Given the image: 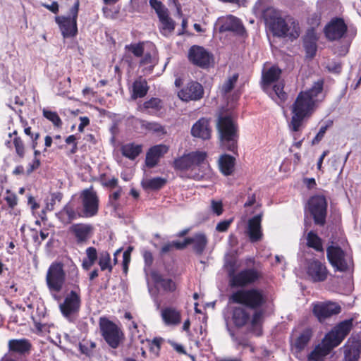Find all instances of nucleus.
<instances>
[{"label":"nucleus","mask_w":361,"mask_h":361,"mask_svg":"<svg viewBox=\"0 0 361 361\" xmlns=\"http://www.w3.org/2000/svg\"><path fill=\"white\" fill-rule=\"evenodd\" d=\"M24 133L25 135L29 136L31 140V147L32 149L37 148L38 145V140L40 137V133L39 132L32 133L31 127L27 126L24 128Z\"/></svg>","instance_id":"bf43d9fd"},{"label":"nucleus","mask_w":361,"mask_h":361,"mask_svg":"<svg viewBox=\"0 0 361 361\" xmlns=\"http://www.w3.org/2000/svg\"><path fill=\"white\" fill-rule=\"evenodd\" d=\"M133 92L131 97L134 99L144 97L148 92L149 87L145 79L140 77L135 80L132 86Z\"/></svg>","instance_id":"72a5a7b5"},{"label":"nucleus","mask_w":361,"mask_h":361,"mask_svg":"<svg viewBox=\"0 0 361 361\" xmlns=\"http://www.w3.org/2000/svg\"><path fill=\"white\" fill-rule=\"evenodd\" d=\"M188 58L193 65L207 68L213 60V55L203 47L193 45L188 50Z\"/></svg>","instance_id":"dca6fc26"},{"label":"nucleus","mask_w":361,"mask_h":361,"mask_svg":"<svg viewBox=\"0 0 361 361\" xmlns=\"http://www.w3.org/2000/svg\"><path fill=\"white\" fill-rule=\"evenodd\" d=\"M66 273L64 270V264L59 261L53 262L46 274V283L51 293L56 294L61 291L66 282Z\"/></svg>","instance_id":"6e6552de"},{"label":"nucleus","mask_w":361,"mask_h":361,"mask_svg":"<svg viewBox=\"0 0 361 361\" xmlns=\"http://www.w3.org/2000/svg\"><path fill=\"white\" fill-rule=\"evenodd\" d=\"M150 6L155 11L158 17L168 12V9L161 1L158 0H149Z\"/></svg>","instance_id":"052dcab7"},{"label":"nucleus","mask_w":361,"mask_h":361,"mask_svg":"<svg viewBox=\"0 0 361 361\" xmlns=\"http://www.w3.org/2000/svg\"><path fill=\"white\" fill-rule=\"evenodd\" d=\"M208 243V239L204 233H197L194 235L193 237H188L181 243V244H177L179 248H185L187 245L193 244V250L198 255H201Z\"/></svg>","instance_id":"4be33fe9"},{"label":"nucleus","mask_w":361,"mask_h":361,"mask_svg":"<svg viewBox=\"0 0 361 361\" xmlns=\"http://www.w3.org/2000/svg\"><path fill=\"white\" fill-rule=\"evenodd\" d=\"M282 74V70L276 65H274L264 70L262 73V84L264 87L278 82Z\"/></svg>","instance_id":"c85d7f7f"},{"label":"nucleus","mask_w":361,"mask_h":361,"mask_svg":"<svg viewBox=\"0 0 361 361\" xmlns=\"http://www.w3.org/2000/svg\"><path fill=\"white\" fill-rule=\"evenodd\" d=\"M98 264L102 271L108 269L109 273L112 271L113 267L111 265V257L107 252L100 254Z\"/></svg>","instance_id":"603ef678"},{"label":"nucleus","mask_w":361,"mask_h":361,"mask_svg":"<svg viewBox=\"0 0 361 361\" xmlns=\"http://www.w3.org/2000/svg\"><path fill=\"white\" fill-rule=\"evenodd\" d=\"M228 276L231 288L245 289V287L258 281L262 277V273L255 268L244 269L235 273L232 267L228 270Z\"/></svg>","instance_id":"423d86ee"},{"label":"nucleus","mask_w":361,"mask_h":361,"mask_svg":"<svg viewBox=\"0 0 361 361\" xmlns=\"http://www.w3.org/2000/svg\"><path fill=\"white\" fill-rule=\"evenodd\" d=\"M8 346L10 350L22 354L29 352L31 348V344L26 339L11 340Z\"/></svg>","instance_id":"a19ab883"},{"label":"nucleus","mask_w":361,"mask_h":361,"mask_svg":"<svg viewBox=\"0 0 361 361\" xmlns=\"http://www.w3.org/2000/svg\"><path fill=\"white\" fill-rule=\"evenodd\" d=\"M121 151L123 157L134 160L141 154L142 145L133 142L127 143L121 146Z\"/></svg>","instance_id":"f704fd0d"},{"label":"nucleus","mask_w":361,"mask_h":361,"mask_svg":"<svg viewBox=\"0 0 361 361\" xmlns=\"http://www.w3.org/2000/svg\"><path fill=\"white\" fill-rule=\"evenodd\" d=\"M306 271L307 276L314 283L324 281L328 276L325 264L314 259L307 262Z\"/></svg>","instance_id":"6ab92c4d"},{"label":"nucleus","mask_w":361,"mask_h":361,"mask_svg":"<svg viewBox=\"0 0 361 361\" xmlns=\"http://www.w3.org/2000/svg\"><path fill=\"white\" fill-rule=\"evenodd\" d=\"M262 17L273 36L297 39L301 32L299 22L289 14L272 6L262 8Z\"/></svg>","instance_id":"f257e3e1"},{"label":"nucleus","mask_w":361,"mask_h":361,"mask_svg":"<svg viewBox=\"0 0 361 361\" xmlns=\"http://www.w3.org/2000/svg\"><path fill=\"white\" fill-rule=\"evenodd\" d=\"M312 314L320 323H324L327 319L337 315L341 312V307L331 301L317 302L312 303Z\"/></svg>","instance_id":"9b49d317"},{"label":"nucleus","mask_w":361,"mask_h":361,"mask_svg":"<svg viewBox=\"0 0 361 361\" xmlns=\"http://www.w3.org/2000/svg\"><path fill=\"white\" fill-rule=\"evenodd\" d=\"M219 145L223 150L238 153L239 129L231 116H219L217 122Z\"/></svg>","instance_id":"f03ea898"},{"label":"nucleus","mask_w":361,"mask_h":361,"mask_svg":"<svg viewBox=\"0 0 361 361\" xmlns=\"http://www.w3.org/2000/svg\"><path fill=\"white\" fill-rule=\"evenodd\" d=\"M264 213L262 212L247 221V234L251 243L260 241L263 238V231L262 221Z\"/></svg>","instance_id":"aec40b11"},{"label":"nucleus","mask_w":361,"mask_h":361,"mask_svg":"<svg viewBox=\"0 0 361 361\" xmlns=\"http://www.w3.org/2000/svg\"><path fill=\"white\" fill-rule=\"evenodd\" d=\"M80 197L82 205V212L85 217L96 216L99 212V198L93 186L84 189Z\"/></svg>","instance_id":"9d476101"},{"label":"nucleus","mask_w":361,"mask_h":361,"mask_svg":"<svg viewBox=\"0 0 361 361\" xmlns=\"http://www.w3.org/2000/svg\"><path fill=\"white\" fill-rule=\"evenodd\" d=\"M80 305V289L79 286H77L75 290H71V292L66 295L63 302L60 304L59 308L64 317H69L79 311Z\"/></svg>","instance_id":"4468645a"},{"label":"nucleus","mask_w":361,"mask_h":361,"mask_svg":"<svg viewBox=\"0 0 361 361\" xmlns=\"http://www.w3.org/2000/svg\"><path fill=\"white\" fill-rule=\"evenodd\" d=\"M144 42L126 44L125 50L131 52L135 57L140 58L144 54Z\"/></svg>","instance_id":"8fccbe9b"},{"label":"nucleus","mask_w":361,"mask_h":361,"mask_svg":"<svg viewBox=\"0 0 361 361\" xmlns=\"http://www.w3.org/2000/svg\"><path fill=\"white\" fill-rule=\"evenodd\" d=\"M58 219L63 224H69L73 220L82 216L78 212H77L70 204H66L63 208L57 214Z\"/></svg>","instance_id":"2f4dec72"},{"label":"nucleus","mask_w":361,"mask_h":361,"mask_svg":"<svg viewBox=\"0 0 361 361\" xmlns=\"http://www.w3.org/2000/svg\"><path fill=\"white\" fill-rule=\"evenodd\" d=\"M312 337V330L310 328L305 329L296 338L294 342V347L300 352L305 349Z\"/></svg>","instance_id":"e433bc0d"},{"label":"nucleus","mask_w":361,"mask_h":361,"mask_svg":"<svg viewBox=\"0 0 361 361\" xmlns=\"http://www.w3.org/2000/svg\"><path fill=\"white\" fill-rule=\"evenodd\" d=\"M182 242L180 241H173L171 243H167L164 244L160 250L161 255H165L169 253V252L172 251L173 248H176L177 250H183L184 248H179L177 245V244H181Z\"/></svg>","instance_id":"338daca9"},{"label":"nucleus","mask_w":361,"mask_h":361,"mask_svg":"<svg viewBox=\"0 0 361 361\" xmlns=\"http://www.w3.org/2000/svg\"><path fill=\"white\" fill-rule=\"evenodd\" d=\"M207 154L206 152L195 151L188 154H184L174 159L173 167L176 171H186L189 169L192 171L196 167L200 170L204 165H208L207 161Z\"/></svg>","instance_id":"0eeeda50"},{"label":"nucleus","mask_w":361,"mask_h":361,"mask_svg":"<svg viewBox=\"0 0 361 361\" xmlns=\"http://www.w3.org/2000/svg\"><path fill=\"white\" fill-rule=\"evenodd\" d=\"M305 210L313 220L314 225L324 227L328 216V202L325 195H314L308 199Z\"/></svg>","instance_id":"39448f33"},{"label":"nucleus","mask_w":361,"mask_h":361,"mask_svg":"<svg viewBox=\"0 0 361 361\" xmlns=\"http://www.w3.org/2000/svg\"><path fill=\"white\" fill-rule=\"evenodd\" d=\"M69 232L74 235L77 244L81 245L87 243L92 236L94 227L89 224H73L70 226Z\"/></svg>","instance_id":"412c9836"},{"label":"nucleus","mask_w":361,"mask_h":361,"mask_svg":"<svg viewBox=\"0 0 361 361\" xmlns=\"http://www.w3.org/2000/svg\"><path fill=\"white\" fill-rule=\"evenodd\" d=\"M306 245L308 247L314 249L318 252H324L322 239L313 231L307 233Z\"/></svg>","instance_id":"4c0bfd02"},{"label":"nucleus","mask_w":361,"mask_h":361,"mask_svg":"<svg viewBox=\"0 0 361 361\" xmlns=\"http://www.w3.org/2000/svg\"><path fill=\"white\" fill-rule=\"evenodd\" d=\"M232 319L235 326L243 327L248 322L250 314L243 307H235L233 310Z\"/></svg>","instance_id":"c9c22d12"},{"label":"nucleus","mask_w":361,"mask_h":361,"mask_svg":"<svg viewBox=\"0 0 361 361\" xmlns=\"http://www.w3.org/2000/svg\"><path fill=\"white\" fill-rule=\"evenodd\" d=\"M322 16L320 13H313L307 18V23L311 26L310 29H316L321 23Z\"/></svg>","instance_id":"e2e57ef3"},{"label":"nucleus","mask_w":361,"mask_h":361,"mask_svg":"<svg viewBox=\"0 0 361 361\" xmlns=\"http://www.w3.org/2000/svg\"><path fill=\"white\" fill-rule=\"evenodd\" d=\"M238 79V74L235 73L230 77L223 85L221 91L224 94L229 93L234 87Z\"/></svg>","instance_id":"13d9d810"},{"label":"nucleus","mask_w":361,"mask_h":361,"mask_svg":"<svg viewBox=\"0 0 361 361\" xmlns=\"http://www.w3.org/2000/svg\"><path fill=\"white\" fill-rule=\"evenodd\" d=\"M65 142L66 145H71V147L69 150L68 154H74L78 152V142H77V137L75 135H71L68 136Z\"/></svg>","instance_id":"0e129e2a"},{"label":"nucleus","mask_w":361,"mask_h":361,"mask_svg":"<svg viewBox=\"0 0 361 361\" xmlns=\"http://www.w3.org/2000/svg\"><path fill=\"white\" fill-rule=\"evenodd\" d=\"M292 123H293L292 120H290L288 122V129H289L290 132L291 133L293 140L295 141L299 140H300L302 131L305 126V123L300 121V123L298 127L293 126Z\"/></svg>","instance_id":"864d4df0"},{"label":"nucleus","mask_w":361,"mask_h":361,"mask_svg":"<svg viewBox=\"0 0 361 361\" xmlns=\"http://www.w3.org/2000/svg\"><path fill=\"white\" fill-rule=\"evenodd\" d=\"M99 180L104 187L109 188L110 189L115 188L118 184V180L117 178L114 176L111 178H107L106 173L100 174Z\"/></svg>","instance_id":"6e6d98bb"},{"label":"nucleus","mask_w":361,"mask_h":361,"mask_svg":"<svg viewBox=\"0 0 361 361\" xmlns=\"http://www.w3.org/2000/svg\"><path fill=\"white\" fill-rule=\"evenodd\" d=\"M80 350L82 354L87 356H90L93 353V350L96 347L95 343L88 341L82 340L79 345Z\"/></svg>","instance_id":"4d7b16f0"},{"label":"nucleus","mask_w":361,"mask_h":361,"mask_svg":"<svg viewBox=\"0 0 361 361\" xmlns=\"http://www.w3.org/2000/svg\"><path fill=\"white\" fill-rule=\"evenodd\" d=\"M140 126L149 132L155 133L166 134V132L164 126L157 122H149L145 120H140Z\"/></svg>","instance_id":"49530a36"},{"label":"nucleus","mask_w":361,"mask_h":361,"mask_svg":"<svg viewBox=\"0 0 361 361\" xmlns=\"http://www.w3.org/2000/svg\"><path fill=\"white\" fill-rule=\"evenodd\" d=\"M13 145L15 147L16 153L20 159H23L25 155V146L23 140L19 136L14 137Z\"/></svg>","instance_id":"5fc2aeb1"},{"label":"nucleus","mask_w":361,"mask_h":361,"mask_svg":"<svg viewBox=\"0 0 361 361\" xmlns=\"http://www.w3.org/2000/svg\"><path fill=\"white\" fill-rule=\"evenodd\" d=\"M99 328L106 342L112 348H117L123 339V333L118 326L106 317L99 319Z\"/></svg>","instance_id":"1a4fd4ad"},{"label":"nucleus","mask_w":361,"mask_h":361,"mask_svg":"<svg viewBox=\"0 0 361 361\" xmlns=\"http://www.w3.org/2000/svg\"><path fill=\"white\" fill-rule=\"evenodd\" d=\"M67 262H68L67 264L68 267V274L72 280L76 281L78 276V269L72 259H68Z\"/></svg>","instance_id":"69168bd1"},{"label":"nucleus","mask_w":361,"mask_h":361,"mask_svg":"<svg viewBox=\"0 0 361 361\" xmlns=\"http://www.w3.org/2000/svg\"><path fill=\"white\" fill-rule=\"evenodd\" d=\"M324 85V79H319L317 82H314L310 89L305 91H300V92L306 93L305 95L307 98H311L316 105L317 102H322L325 98V94H323Z\"/></svg>","instance_id":"c756f323"},{"label":"nucleus","mask_w":361,"mask_h":361,"mask_svg":"<svg viewBox=\"0 0 361 361\" xmlns=\"http://www.w3.org/2000/svg\"><path fill=\"white\" fill-rule=\"evenodd\" d=\"M161 316L166 326H178L181 322V312L176 307L163 308L161 311Z\"/></svg>","instance_id":"cd10ccee"},{"label":"nucleus","mask_w":361,"mask_h":361,"mask_svg":"<svg viewBox=\"0 0 361 361\" xmlns=\"http://www.w3.org/2000/svg\"><path fill=\"white\" fill-rule=\"evenodd\" d=\"M348 31V26L342 18H333L324 27V33L331 42L342 39Z\"/></svg>","instance_id":"2eb2a0df"},{"label":"nucleus","mask_w":361,"mask_h":361,"mask_svg":"<svg viewBox=\"0 0 361 361\" xmlns=\"http://www.w3.org/2000/svg\"><path fill=\"white\" fill-rule=\"evenodd\" d=\"M140 66H145L146 69L152 72L157 64V59L150 52L144 53L140 61Z\"/></svg>","instance_id":"09e8293b"},{"label":"nucleus","mask_w":361,"mask_h":361,"mask_svg":"<svg viewBox=\"0 0 361 361\" xmlns=\"http://www.w3.org/2000/svg\"><path fill=\"white\" fill-rule=\"evenodd\" d=\"M306 93L299 92L290 106L292 124L298 126L301 122L305 123L314 111L316 105L311 98H307Z\"/></svg>","instance_id":"20e7f679"},{"label":"nucleus","mask_w":361,"mask_h":361,"mask_svg":"<svg viewBox=\"0 0 361 361\" xmlns=\"http://www.w3.org/2000/svg\"><path fill=\"white\" fill-rule=\"evenodd\" d=\"M55 21L59 25L64 38L73 37L78 34L77 21L70 17L59 16L55 17Z\"/></svg>","instance_id":"b1692460"},{"label":"nucleus","mask_w":361,"mask_h":361,"mask_svg":"<svg viewBox=\"0 0 361 361\" xmlns=\"http://www.w3.org/2000/svg\"><path fill=\"white\" fill-rule=\"evenodd\" d=\"M203 86L198 82L191 80L178 93V97L184 102L198 101L203 98Z\"/></svg>","instance_id":"a211bd4d"},{"label":"nucleus","mask_w":361,"mask_h":361,"mask_svg":"<svg viewBox=\"0 0 361 361\" xmlns=\"http://www.w3.org/2000/svg\"><path fill=\"white\" fill-rule=\"evenodd\" d=\"M140 108L141 111L146 114L157 115L162 109L163 102L159 98L152 97L149 100L145 101Z\"/></svg>","instance_id":"473e14b6"},{"label":"nucleus","mask_w":361,"mask_h":361,"mask_svg":"<svg viewBox=\"0 0 361 361\" xmlns=\"http://www.w3.org/2000/svg\"><path fill=\"white\" fill-rule=\"evenodd\" d=\"M229 300L233 303L242 305L254 310L260 309L267 303L264 291L257 288L238 289L231 295Z\"/></svg>","instance_id":"7ed1b4c3"},{"label":"nucleus","mask_w":361,"mask_h":361,"mask_svg":"<svg viewBox=\"0 0 361 361\" xmlns=\"http://www.w3.org/2000/svg\"><path fill=\"white\" fill-rule=\"evenodd\" d=\"M353 326V319H349L338 323L334 329L326 334L324 338L334 348L338 346L349 334Z\"/></svg>","instance_id":"f8f14e48"},{"label":"nucleus","mask_w":361,"mask_h":361,"mask_svg":"<svg viewBox=\"0 0 361 361\" xmlns=\"http://www.w3.org/2000/svg\"><path fill=\"white\" fill-rule=\"evenodd\" d=\"M166 178L156 177L149 179L145 183V187L152 190H158L162 188L166 183Z\"/></svg>","instance_id":"3c124183"},{"label":"nucleus","mask_w":361,"mask_h":361,"mask_svg":"<svg viewBox=\"0 0 361 361\" xmlns=\"http://www.w3.org/2000/svg\"><path fill=\"white\" fill-rule=\"evenodd\" d=\"M332 125V121H329L325 126H321L319 132L312 140V145H314L318 144L324 137L327 129Z\"/></svg>","instance_id":"680f3d73"},{"label":"nucleus","mask_w":361,"mask_h":361,"mask_svg":"<svg viewBox=\"0 0 361 361\" xmlns=\"http://www.w3.org/2000/svg\"><path fill=\"white\" fill-rule=\"evenodd\" d=\"M115 188L116 190L109 195L108 205L110 206L114 212H118L121 209V204L118 202V200L122 195L123 189L122 187L118 185Z\"/></svg>","instance_id":"79ce46f5"},{"label":"nucleus","mask_w":361,"mask_h":361,"mask_svg":"<svg viewBox=\"0 0 361 361\" xmlns=\"http://www.w3.org/2000/svg\"><path fill=\"white\" fill-rule=\"evenodd\" d=\"M360 355V345L353 343L345 347L344 350V361H358Z\"/></svg>","instance_id":"37998d69"},{"label":"nucleus","mask_w":361,"mask_h":361,"mask_svg":"<svg viewBox=\"0 0 361 361\" xmlns=\"http://www.w3.org/2000/svg\"><path fill=\"white\" fill-rule=\"evenodd\" d=\"M264 312L260 310H257L254 312L251 319V328L252 331H257L256 333L257 336H261L262 333V318L263 317Z\"/></svg>","instance_id":"a18cd8bd"},{"label":"nucleus","mask_w":361,"mask_h":361,"mask_svg":"<svg viewBox=\"0 0 361 361\" xmlns=\"http://www.w3.org/2000/svg\"><path fill=\"white\" fill-rule=\"evenodd\" d=\"M217 25L219 32H232L240 37L247 36V32L242 21L233 15L219 18Z\"/></svg>","instance_id":"ddd939ff"},{"label":"nucleus","mask_w":361,"mask_h":361,"mask_svg":"<svg viewBox=\"0 0 361 361\" xmlns=\"http://www.w3.org/2000/svg\"><path fill=\"white\" fill-rule=\"evenodd\" d=\"M212 129L209 126V121L206 118H201L192 126L191 135L195 137L202 140H209L211 137Z\"/></svg>","instance_id":"a878e982"},{"label":"nucleus","mask_w":361,"mask_h":361,"mask_svg":"<svg viewBox=\"0 0 361 361\" xmlns=\"http://www.w3.org/2000/svg\"><path fill=\"white\" fill-rule=\"evenodd\" d=\"M211 210L216 216H220L223 214L224 208L221 200H211Z\"/></svg>","instance_id":"774afa93"},{"label":"nucleus","mask_w":361,"mask_h":361,"mask_svg":"<svg viewBox=\"0 0 361 361\" xmlns=\"http://www.w3.org/2000/svg\"><path fill=\"white\" fill-rule=\"evenodd\" d=\"M334 348L325 338L321 344L317 345L307 355V361H324V357L328 355Z\"/></svg>","instance_id":"bb28decb"},{"label":"nucleus","mask_w":361,"mask_h":361,"mask_svg":"<svg viewBox=\"0 0 361 361\" xmlns=\"http://www.w3.org/2000/svg\"><path fill=\"white\" fill-rule=\"evenodd\" d=\"M283 89L284 84L283 82L275 84L273 86V92L274 94V97H272V99L278 104H281L284 103L288 98V95L286 92L283 90Z\"/></svg>","instance_id":"c03bdc74"},{"label":"nucleus","mask_w":361,"mask_h":361,"mask_svg":"<svg viewBox=\"0 0 361 361\" xmlns=\"http://www.w3.org/2000/svg\"><path fill=\"white\" fill-rule=\"evenodd\" d=\"M345 252L338 245H329L326 248V257L331 266L339 271H345L348 264L345 259Z\"/></svg>","instance_id":"f3484780"},{"label":"nucleus","mask_w":361,"mask_h":361,"mask_svg":"<svg viewBox=\"0 0 361 361\" xmlns=\"http://www.w3.org/2000/svg\"><path fill=\"white\" fill-rule=\"evenodd\" d=\"M235 165V158L231 155L224 154L219 159V167L220 171L226 176H231Z\"/></svg>","instance_id":"7c9ffc66"},{"label":"nucleus","mask_w":361,"mask_h":361,"mask_svg":"<svg viewBox=\"0 0 361 361\" xmlns=\"http://www.w3.org/2000/svg\"><path fill=\"white\" fill-rule=\"evenodd\" d=\"M169 151V147L163 145H156L151 147L146 153L145 165L152 169L155 167L160 159L164 156Z\"/></svg>","instance_id":"5701e85b"},{"label":"nucleus","mask_w":361,"mask_h":361,"mask_svg":"<svg viewBox=\"0 0 361 361\" xmlns=\"http://www.w3.org/2000/svg\"><path fill=\"white\" fill-rule=\"evenodd\" d=\"M158 18L161 25L160 31L162 35H167L174 30L176 24L174 20L169 17V11Z\"/></svg>","instance_id":"ea45409f"},{"label":"nucleus","mask_w":361,"mask_h":361,"mask_svg":"<svg viewBox=\"0 0 361 361\" xmlns=\"http://www.w3.org/2000/svg\"><path fill=\"white\" fill-rule=\"evenodd\" d=\"M318 36L314 29H307L303 37V47L306 57L313 59L317 54Z\"/></svg>","instance_id":"393cba45"},{"label":"nucleus","mask_w":361,"mask_h":361,"mask_svg":"<svg viewBox=\"0 0 361 361\" xmlns=\"http://www.w3.org/2000/svg\"><path fill=\"white\" fill-rule=\"evenodd\" d=\"M42 115L45 118L51 122L55 128H61L62 127V120L56 111L43 109Z\"/></svg>","instance_id":"de8ad7c7"},{"label":"nucleus","mask_w":361,"mask_h":361,"mask_svg":"<svg viewBox=\"0 0 361 361\" xmlns=\"http://www.w3.org/2000/svg\"><path fill=\"white\" fill-rule=\"evenodd\" d=\"M152 278L155 283L159 284L161 287L165 291L173 292L176 286L173 281L171 279H164L163 276L157 272L152 273Z\"/></svg>","instance_id":"58836bf2"}]
</instances>
